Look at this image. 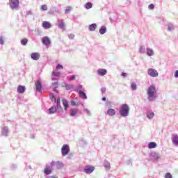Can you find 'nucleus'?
I'll use <instances>...</instances> for the list:
<instances>
[{"label": "nucleus", "mask_w": 178, "mask_h": 178, "mask_svg": "<svg viewBox=\"0 0 178 178\" xmlns=\"http://www.w3.org/2000/svg\"><path fill=\"white\" fill-rule=\"evenodd\" d=\"M156 89L155 88V86H150L147 89V95H148V99L149 101H154L155 98H156Z\"/></svg>", "instance_id": "f257e3e1"}, {"label": "nucleus", "mask_w": 178, "mask_h": 178, "mask_svg": "<svg viewBox=\"0 0 178 178\" xmlns=\"http://www.w3.org/2000/svg\"><path fill=\"white\" fill-rule=\"evenodd\" d=\"M129 111H130V108H129V106L127 104L121 105L120 109V113L121 116H122L123 118L129 116Z\"/></svg>", "instance_id": "f03ea898"}, {"label": "nucleus", "mask_w": 178, "mask_h": 178, "mask_svg": "<svg viewBox=\"0 0 178 178\" xmlns=\"http://www.w3.org/2000/svg\"><path fill=\"white\" fill-rule=\"evenodd\" d=\"M70 151V148L69 147V145H63V146L61 148L62 155L63 156H66V155H67V154H69Z\"/></svg>", "instance_id": "7ed1b4c3"}, {"label": "nucleus", "mask_w": 178, "mask_h": 178, "mask_svg": "<svg viewBox=\"0 0 178 178\" xmlns=\"http://www.w3.org/2000/svg\"><path fill=\"white\" fill-rule=\"evenodd\" d=\"M148 74L150 75L151 77H158V71L155 69L149 68L147 71Z\"/></svg>", "instance_id": "20e7f679"}, {"label": "nucleus", "mask_w": 178, "mask_h": 178, "mask_svg": "<svg viewBox=\"0 0 178 178\" xmlns=\"http://www.w3.org/2000/svg\"><path fill=\"white\" fill-rule=\"evenodd\" d=\"M19 0H10V8L11 9H16L19 6Z\"/></svg>", "instance_id": "39448f33"}, {"label": "nucleus", "mask_w": 178, "mask_h": 178, "mask_svg": "<svg viewBox=\"0 0 178 178\" xmlns=\"http://www.w3.org/2000/svg\"><path fill=\"white\" fill-rule=\"evenodd\" d=\"M93 170H95V168L92 165H88L86 169L84 170V172L87 174L92 173Z\"/></svg>", "instance_id": "423d86ee"}, {"label": "nucleus", "mask_w": 178, "mask_h": 178, "mask_svg": "<svg viewBox=\"0 0 178 178\" xmlns=\"http://www.w3.org/2000/svg\"><path fill=\"white\" fill-rule=\"evenodd\" d=\"M51 166H56L57 169H60V168H63V163L59 161L56 163L55 161H51Z\"/></svg>", "instance_id": "0eeeda50"}, {"label": "nucleus", "mask_w": 178, "mask_h": 178, "mask_svg": "<svg viewBox=\"0 0 178 178\" xmlns=\"http://www.w3.org/2000/svg\"><path fill=\"white\" fill-rule=\"evenodd\" d=\"M42 44H44V45H49V44H51V39H49V38H48V36L44 37L42 38Z\"/></svg>", "instance_id": "6e6552de"}, {"label": "nucleus", "mask_w": 178, "mask_h": 178, "mask_svg": "<svg viewBox=\"0 0 178 178\" xmlns=\"http://www.w3.org/2000/svg\"><path fill=\"white\" fill-rule=\"evenodd\" d=\"M58 26L59 27V29H61V30H65V27H66V25L65 24V22L63 21V19H60L58 21Z\"/></svg>", "instance_id": "1a4fd4ad"}, {"label": "nucleus", "mask_w": 178, "mask_h": 178, "mask_svg": "<svg viewBox=\"0 0 178 178\" xmlns=\"http://www.w3.org/2000/svg\"><path fill=\"white\" fill-rule=\"evenodd\" d=\"M61 87L65 88V90H72V88H73V85H69L66 82H63L61 83Z\"/></svg>", "instance_id": "9d476101"}, {"label": "nucleus", "mask_w": 178, "mask_h": 178, "mask_svg": "<svg viewBox=\"0 0 178 178\" xmlns=\"http://www.w3.org/2000/svg\"><path fill=\"white\" fill-rule=\"evenodd\" d=\"M42 88V85L41 84V81H37L35 82V90L36 91H39V92L41 91V89Z\"/></svg>", "instance_id": "9b49d317"}, {"label": "nucleus", "mask_w": 178, "mask_h": 178, "mask_svg": "<svg viewBox=\"0 0 178 178\" xmlns=\"http://www.w3.org/2000/svg\"><path fill=\"white\" fill-rule=\"evenodd\" d=\"M40 55L39 53H32L31 54V58L33 60H38V59H40Z\"/></svg>", "instance_id": "f8f14e48"}, {"label": "nucleus", "mask_w": 178, "mask_h": 178, "mask_svg": "<svg viewBox=\"0 0 178 178\" xmlns=\"http://www.w3.org/2000/svg\"><path fill=\"white\" fill-rule=\"evenodd\" d=\"M42 27L46 29H51V23L48 21H44L42 22Z\"/></svg>", "instance_id": "ddd939ff"}, {"label": "nucleus", "mask_w": 178, "mask_h": 178, "mask_svg": "<svg viewBox=\"0 0 178 178\" xmlns=\"http://www.w3.org/2000/svg\"><path fill=\"white\" fill-rule=\"evenodd\" d=\"M17 91L19 94H23V92H24V91H26V87H24L23 86H19L17 88Z\"/></svg>", "instance_id": "4468645a"}, {"label": "nucleus", "mask_w": 178, "mask_h": 178, "mask_svg": "<svg viewBox=\"0 0 178 178\" xmlns=\"http://www.w3.org/2000/svg\"><path fill=\"white\" fill-rule=\"evenodd\" d=\"M107 115H108V116H115V115H116V111L113 108H109L107 111Z\"/></svg>", "instance_id": "2eb2a0df"}, {"label": "nucleus", "mask_w": 178, "mask_h": 178, "mask_svg": "<svg viewBox=\"0 0 178 178\" xmlns=\"http://www.w3.org/2000/svg\"><path fill=\"white\" fill-rule=\"evenodd\" d=\"M44 175H51L52 173V170L49 166H46L44 169Z\"/></svg>", "instance_id": "dca6fc26"}, {"label": "nucleus", "mask_w": 178, "mask_h": 178, "mask_svg": "<svg viewBox=\"0 0 178 178\" xmlns=\"http://www.w3.org/2000/svg\"><path fill=\"white\" fill-rule=\"evenodd\" d=\"M97 73L99 74V76H105L108 72L106 69H99L97 70Z\"/></svg>", "instance_id": "f3484780"}, {"label": "nucleus", "mask_w": 178, "mask_h": 178, "mask_svg": "<svg viewBox=\"0 0 178 178\" xmlns=\"http://www.w3.org/2000/svg\"><path fill=\"white\" fill-rule=\"evenodd\" d=\"M62 101H63L64 109L65 111H67V108H69V103L67 102V100H66V99H63Z\"/></svg>", "instance_id": "a211bd4d"}, {"label": "nucleus", "mask_w": 178, "mask_h": 178, "mask_svg": "<svg viewBox=\"0 0 178 178\" xmlns=\"http://www.w3.org/2000/svg\"><path fill=\"white\" fill-rule=\"evenodd\" d=\"M148 148H149V149H152V148H156V143H155V142H150L148 144Z\"/></svg>", "instance_id": "6ab92c4d"}, {"label": "nucleus", "mask_w": 178, "mask_h": 178, "mask_svg": "<svg viewBox=\"0 0 178 178\" xmlns=\"http://www.w3.org/2000/svg\"><path fill=\"white\" fill-rule=\"evenodd\" d=\"M97 29V24H92L89 26V31H95V29Z\"/></svg>", "instance_id": "aec40b11"}, {"label": "nucleus", "mask_w": 178, "mask_h": 178, "mask_svg": "<svg viewBox=\"0 0 178 178\" xmlns=\"http://www.w3.org/2000/svg\"><path fill=\"white\" fill-rule=\"evenodd\" d=\"M79 96L83 99H87V95H86V93L84 92H83L81 90L79 91Z\"/></svg>", "instance_id": "412c9836"}, {"label": "nucleus", "mask_w": 178, "mask_h": 178, "mask_svg": "<svg viewBox=\"0 0 178 178\" xmlns=\"http://www.w3.org/2000/svg\"><path fill=\"white\" fill-rule=\"evenodd\" d=\"M172 143H174V144H175L176 145H178V136L177 135H175L174 138H172Z\"/></svg>", "instance_id": "4be33fe9"}, {"label": "nucleus", "mask_w": 178, "mask_h": 178, "mask_svg": "<svg viewBox=\"0 0 178 178\" xmlns=\"http://www.w3.org/2000/svg\"><path fill=\"white\" fill-rule=\"evenodd\" d=\"M100 34H105L106 33V27L102 26L99 29Z\"/></svg>", "instance_id": "5701e85b"}, {"label": "nucleus", "mask_w": 178, "mask_h": 178, "mask_svg": "<svg viewBox=\"0 0 178 178\" xmlns=\"http://www.w3.org/2000/svg\"><path fill=\"white\" fill-rule=\"evenodd\" d=\"M56 112V106H52L49 109V113L52 114L55 113Z\"/></svg>", "instance_id": "b1692460"}, {"label": "nucleus", "mask_w": 178, "mask_h": 178, "mask_svg": "<svg viewBox=\"0 0 178 178\" xmlns=\"http://www.w3.org/2000/svg\"><path fill=\"white\" fill-rule=\"evenodd\" d=\"M86 9H91L92 8V3L91 2H88L85 5Z\"/></svg>", "instance_id": "393cba45"}, {"label": "nucleus", "mask_w": 178, "mask_h": 178, "mask_svg": "<svg viewBox=\"0 0 178 178\" xmlns=\"http://www.w3.org/2000/svg\"><path fill=\"white\" fill-rule=\"evenodd\" d=\"M147 54L148 55V56H152V55H154V51L151 49H147Z\"/></svg>", "instance_id": "a878e982"}, {"label": "nucleus", "mask_w": 178, "mask_h": 178, "mask_svg": "<svg viewBox=\"0 0 178 178\" xmlns=\"http://www.w3.org/2000/svg\"><path fill=\"white\" fill-rule=\"evenodd\" d=\"M148 119H152V118H154V112H149L147 115Z\"/></svg>", "instance_id": "bb28decb"}, {"label": "nucleus", "mask_w": 178, "mask_h": 178, "mask_svg": "<svg viewBox=\"0 0 178 178\" xmlns=\"http://www.w3.org/2000/svg\"><path fill=\"white\" fill-rule=\"evenodd\" d=\"M27 42H29V40L24 38L21 40L22 45H26Z\"/></svg>", "instance_id": "cd10ccee"}, {"label": "nucleus", "mask_w": 178, "mask_h": 178, "mask_svg": "<svg viewBox=\"0 0 178 178\" xmlns=\"http://www.w3.org/2000/svg\"><path fill=\"white\" fill-rule=\"evenodd\" d=\"M57 108L62 109V106H60V99H57Z\"/></svg>", "instance_id": "c85d7f7f"}, {"label": "nucleus", "mask_w": 178, "mask_h": 178, "mask_svg": "<svg viewBox=\"0 0 178 178\" xmlns=\"http://www.w3.org/2000/svg\"><path fill=\"white\" fill-rule=\"evenodd\" d=\"M72 11V7L71 6H69V7H67L65 10V13L67 14L69 13H70Z\"/></svg>", "instance_id": "c756f323"}, {"label": "nucleus", "mask_w": 178, "mask_h": 178, "mask_svg": "<svg viewBox=\"0 0 178 178\" xmlns=\"http://www.w3.org/2000/svg\"><path fill=\"white\" fill-rule=\"evenodd\" d=\"M52 74L53 76L59 77V76H60V72L53 71Z\"/></svg>", "instance_id": "7c9ffc66"}, {"label": "nucleus", "mask_w": 178, "mask_h": 178, "mask_svg": "<svg viewBox=\"0 0 178 178\" xmlns=\"http://www.w3.org/2000/svg\"><path fill=\"white\" fill-rule=\"evenodd\" d=\"M131 88L132 90H137V84H136V83H132Z\"/></svg>", "instance_id": "2f4dec72"}, {"label": "nucleus", "mask_w": 178, "mask_h": 178, "mask_svg": "<svg viewBox=\"0 0 178 178\" xmlns=\"http://www.w3.org/2000/svg\"><path fill=\"white\" fill-rule=\"evenodd\" d=\"M48 9V6H47V5H42L41 6V10H47Z\"/></svg>", "instance_id": "473e14b6"}, {"label": "nucleus", "mask_w": 178, "mask_h": 178, "mask_svg": "<svg viewBox=\"0 0 178 178\" xmlns=\"http://www.w3.org/2000/svg\"><path fill=\"white\" fill-rule=\"evenodd\" d=\"M77 113L76 110H72L71 111V116H76V114Z\"/></svg>", "instance_id": "72a5a7b5"}, {"label": "nucleus", "mask_w": 178, "mask_h": 178, "mask_svg": "<svg viewBox=\"0 0 178 178\" xmlns=\"http://www.w3.org/2000/svg\"><path fill=\"white\" fill-rule=\"evenodd\" d=\"M70 81H73L74 80H76V75H72L69 79Z\"/></svg>", "instance_id": "f704fd0d"}, {"label": "nucleus", "mask_w": 178, "mask_h": 178, "mask_svg": "<svg viewBox=\"0 0 178 178\" xmlns=\"http://www.w3.org/2000/svg\"><path fill=\"white\" fill-rule=\"evenodd\" d=\"M165 178H172V174L169 172L166 173L165 175Z\"/></svg>", "instance_id": "c9c22d12"}, {"label": "nucleus", "mask_w": 178, "mask_h": 178, "mask_svg": "<svg viewBox=\"0 0 178 178\" xmlns=\"http://www.w3.org/2000/svg\"><path fill=\"white\" fill-rule=\"evenodd\" d=\"M50 98H51V101H56L55 96L52 93L50 94Z\"/></svg>", "instance_id": "e433bc0d"}, {"label": "nucleus", "mask_w": 178, "mask_h": 178, "mask_svg": "<svg viewBox=\"0 0 178 178\" xmlns=\"http://www.w3.org/2000/svg\"><path fill=\"white\" fill-rule=\"evenodd\" d=\"M56 69H57V70H59L60 69H63V66L62 65H60V64H58L56 66Z\"/></svg>", "instance_id": "4c0bfd02"}, {"label": "nucleus", "mask_w": 178, "mask_h": 178, "mask_svg": "<svg viewBox=\"0 0 178 178\" xmlns=\"http://www.w3.org/2000/svg\"><path fill=\"white\" fill-rule=\"evenodd\" d=\"M101 91L102 94H105L106 92V88H102Z\"/></svg>", "instance_id": "58836bf2"}, {"label": "nucleus", "mask_w": 178, "mask_h": 178, "mask_svg": "<svg viewBox=\"0 0 178 178\" xmlns=\"http://www.w3.org/2000/svg\"><path fill=\"white\" fill-rule=\"evenodd\" d=\"M155 8V6L154 4H150L148 6V8L150 9V10H152Z\"/></svg>", "instance_id": "ea45409f"}, {"label": "nucleus", "mask_w": 178, "mask_h": 178, "mask_svg": "<svg viewBox=\"0 0 178 178\" xmlns=\"http://www.w3.org/2000/svg\"><path fill=\"white\" fill-rule=\"evenodd\" d=\"M69 38H70V40H73V38H74V34L71 33L70 35H68Z\"/></svg>", "instance_id": "a19ab883"}, {"label": "nucleus", "mask_w": 178, "mask_h": 178, "mask_svg": "<svg viewBox=\"0 0 178 178\" xmlns=\"http://www.w3.org/2000/svg\"><path fill=\"white\" fill-rule=\"evenodd\" d=\"M104 165L107 169H111V165L109 163H106Z\"/></svg>", "instance_id": "79ce46f5"}, {"label": "nucleus", "mask_w": 178, "mask_h": 178, "mask_svg": "<svg viewBox=\"0 0 178 178\" xmlns=\"http://www.w3.org/2000/svg\"><path fill=\"white\" fill-rule=\"evenodd\" d=\"M172 29H173V25L168 24V30H172Z\"/></svg>", "instance_id": "37998d69"}, {"label": "nucleus", "mask_w": 178, "mask_h": 178, "mask_svg": "<svg viewBox=\"0 0 178 178\" xmlns=\"http://www.w3.org/2000/svg\"><path fill=\"white\" fill-rule=\"evenodd\" d=\"M71 105H72V106H74L76 105V102L75 101H71Z\"/></svg>", "instance_id": "c03bdc74"}, {"label": "nucleus", "mask_w": 178, "mask_h": 178, "mask_svg": "<svg viewBox=\"0 0 178 178\" xmlns=\"http://www.w3.org/2000/svg\"><path fill=\"white\" fill-rule=\"evenodd\" d=\"M0 44L3 45V39L2 38H0Z\"/></svg>", "instance_id": "a18cd8bd"}, {"label": "nucleus", "mask_w": 178, "mask_h": 178, "mask_svg": "<svg viewBox=\"0 0 178 178\" xmlns=\"http://www.w3.org/2000/svg\"><path fill=\"white\" fill-rule=\"evenodd\" d=\"M175 77H176V78L178 77V70L175 71Z\"/></svg>", "instance_id": "49530a36"}, {"label": "nucleus", "mask_w": 178, "mask_h": 178, "mask_svg": "<svg viewBox=\"0 0 178 178\" xmlns=\"http://www.w3.org/2000/svg\"><path fill=\"white\" fill-rule=\"evenodd\" d=\"M52 84H53V86H55V87H56H56H58V82H54V83H53Z\"/></svg>", "instance_id": "de8ad7c7"}, {"label": "nucleus", "mask_w": 178, "mask_h": 178, "mask_svg": "<svg viewBox=\"0 0 178 178\" xmlns=\"http://www.w3.org/2000/svg\"><path fill=\"white\" fill-rule=\"evenodd\" d=\"M122 77H126V76H127V74L124 73V72H122Z\"/></svg>", "instance_id": "09e8293b"}, {"label": "nucleus", "mask_w": 178, "mask_h": 178, "mask_svg": "<svg viewBox=\"0 0 178 178\" xmlns=\"http://www.w3.org/2000/svg\"><path fill=\"white\" fill-rule=\"evenodd\" d=\"M102 101H106V97H102Z\"/></svg>", "instance_id": "8fccbe9b"}, {"label": "nucleus", "mask_w": 178, "mask_h": 178, "mask_svg": "<svg viewBox=\"0 0 178 178\" xmlns=\"http://www.w3.org/2000/svg\"><path fill=\"white\" fill-rule=\"evenodd\" d=\"M51 80H53V81H54L56 80V78H52Z\"/></svg>", "instance_id": "3c124183"}, {"label": "nucleus", "mask_w": 178, "mask_h": 178, "mask_svg": "<svg viewBox=\"0 0 178 178\" xmlns=\"http://www.w3.org/2000/svg\"><path fill=\"white\" fill-rule=\"evenodd\" d=\"M54 91H56V88H54Z\"/></svg>", "instance_id": "603ef678"}]
</instances>
